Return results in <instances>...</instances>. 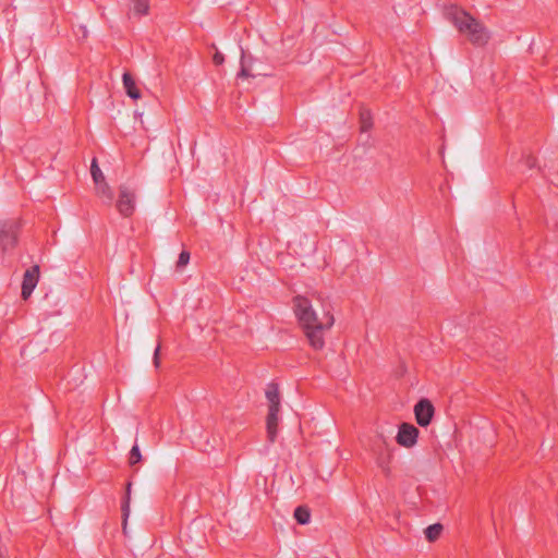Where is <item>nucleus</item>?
<instances>
[{"mask_svg": "<svg viewBox=\"0 0 558 558\" xmlns=\"http://www.w3.org/2000/svg\"><path fill=\"white\" fill-rule=\"evenodd\" d=\"M293 302L295 315L304 329L310 344L316 350L322 349L325 344L324 331L333 325V316L327 310H324V314L318 316L307 298L299 295L294 298Z\"/></svg>", "mask_w": 558, "mask_h": 558, "instance_id": "nucleus-1", "label": "nucleus"}, {"mask_svg": "<svg viewBox=\"0 0 558 558\" xmlns=\"http://www.w3.org/2000/svg\"><path fill=\"white\" fill-rule=\"evenodd\" d=\"M445 15L474 46L481 47L488 43L490 38L488 29L463 9L450 5L446 9Z\"/></svg>", "mask_w": 558, "mask_h": 558, "instance_id": "nucleus-2", "label": "nucleus"}, {"mask_svg": "<svg viewBox=\"0 0 558 558\" xmlns=\"http://www.w3.org/2000/svg\"><path fill=\"white\" fill-rule=\"evenodd\" d=\"M266 398L269 402V411L266 421L267 437L270 442H274L277 438L278 422H279V410H280V395L277 384L270 383L266 389Z\"/></svg>", "mask_w": 558, "mask_h": 558, "instance_id": "nucleus-3", "label": "nucleus"}, {"mask_svg": "<svg viewBox=\"0 0 558 558\" xmlns=\"http://www.w3.org/2000/svg\"><path fill=\"white\" fill-rule=\"evenodd\" d=\"M19 226L15 221L0 222V251L12 250L17 243Z\"/></svg>", "mask_w": 558, "mask_h": 558, "instance_id": "nucleus-4", "label": "nucleus"}, {"mask_svg": "<svg viewBox=\"0 0 558 558\" xmlns=\"http://www.w3.org/2000/svg\"><path fill=\"white\" fill-rule=\"evenodd\" d=\"M135 192L125 185L120 186L119 198L117 202L119 213L124 217L131 216L135 210Z\"/></svg>", "mask_w": 558, "mask_h": 558, "instance_id": "nucleus-5", "label": "nucleus"}, {"mask_svg": "<svg viewBox=\"0 0 558 558\" xmlns=\"http://www.w3.org/2000/svg\"><path fill=\"white\" fill-rule=\"evenodd\" d=\"M418 429L409 423H402L396 437L397 442L404 447L411 448L417 442Z\"/></svg>", "mask_w": 558, "mask_h": 558, "instance_id": "nucleus-6", "label": "nucleus"}, {"mask_svg": "<svg viewBox=\"0 0 558 558\" xmlns=\"http://www.w3.org/2000/svg\"><path fill=\"white\" fill-rule=\"evenodd\" d=\"M434 412V405L427 399H421L414 407L415 420L422 427H425L430 423Z\"/></svg>", "mask_w": 558, "mask_h": 558, "instance_id": "nucleus-7", "label": "nucleus"}, {"mask_svg": "<svg viewBox=\"0 0 558 558\" xmlns=\"http://www.w3.org/2000/svg\"><path fill=\"white\" fill-rule=\"evenodd\" d=\"M255 63L256 59L241 48L240 71L238 73V77L247 78L264 74L263 72L255 70Z\"/></svg>", "mask_w": 558, "mask_h": 558, "instance_id": "nucleus-8", "label": "nucleus"}, {"mask_svg": "<svg viewBox=\"0 0 558 558\" xmlns=\"http://www.w3.org/2000/svg\"><path fill=\"white\" fill-rule=\"evenodd\" d=\"M38 279H39V266L38 265H35V266H32L31 268H28L25 274H24V277H23V282H22V298L24 300H27L34 289L36 288L37 283H38Z\"/></svg>", "mask_w": 558, "mask_h": 558, "instance_id": "nucleus-9", "label": "nucleus"}, {"mask_svg": "<svg viewBox=\"0 0 558 558\" xmlns=\"http://www.w3.org/2000/svg\"><path fill=\"white\" fill-rule=\"evenodd\" d=\"M122 82L125 93L130 98L135 100L141 98L140 89L136 87L135 81L130 73H123Z\"/></svg>", "mask_w": 558, "mask_h": 558, "instance_id": "nucleus-10", "label": "nucleus"}, {"mask_svg": "<svg viewBox=\"0 0 558 558\" xmlns=\"http://www.w3.org/2000/svg\"><path fill=\"white\" fill-rule=\"evenodd\" d=\"M96 185L97 194L104 199L105 203L110 204L113 201V192L109 187V185L104 181H100L99 184Z\"/></svg>", "mask_w": 558, "mask_h": 558, "instance_id": "nucleus-11", "label": "nucleus"}, {"mask_svg": "<svg viewBox=\"0 0 558 558\" xmlns=\"http://www.w3.org/2000/svg\"><path fill=\"white\" fill-rule=\"evenodd\" d=\"M131 10L135 15H146L149 11V0H131Z\"/></svg>", "mask_w": 558, "mask_h": 558, "instance_id": "nucleus-12", "label": "nucleus"}, {"mask_svg": "<svg viewBox=\"0 0 558 558\" xmlns=\"http://www.w3.org/2000/svg\"><path fill=\"white\" fill-rule=\"evenodd\" d=\"M294 519L299 524L305 525L311 521V512L307 507L299 506L294 510Z\"/></svg>", "mask_w": 558, "mask_h": 558, "instance_id": "nucleus-13", "label": "nucleus"}, {"mask_svg": "<svg viewBox=\"0 0 558 558\" xmlns=\"http://www.w3.org/2000/svg\"><path fill=\"white\" fill-rule=\"evenodd\" d=\"M130 501H131V483L126 486V494L122 501L121 510H122V517H123V529L126 527V522L130 515Z\"/></svg>", "mask_w": 558, "mask_h": 558, "instance_id": "nucleus-14", "label": "nucleus"}, {"mask_svg": "<svg viewBox=\"0 0 558 558\" xmlns=\"http://www.w3.org/2000/svg\"><path fill=\"white\" fill-rule=\"evenodd\" d=\"M360 125H361V132L366 133L371 130L373 126V118L371 114V111L367 109H363L360 112Z\"/></svg>", "mask_w": 558, "mask_h": 558, "instance_id": "nucleus-15", "label": "nucleus"}, {"mask_svg": "<svg viewBox=\"0 0 558 558\" xmlns=\"http://www.w3.org/2000/svg\"><path fill=\"white\" fill-rule=\"evenodd\" d=\"M442 532V525L440 523H435L427 526L424 531L426 539L429 542L436 541Z\"/></svg>", "mask_w": 558, "mask_h": 558, "instance_id": "nucleus-16", "label": "nucleus"}, {"mask_svg": "<svg viewBox=\"0 0 558 558\" xmlns=\"http://www.w3.org/2000/svg\"><path fill=\"white\" fill-rule=\"evenodd\" d=\"M90 174H92V178L95 182V184H99L100 181H104L105 180V177H104V173L102 171L100 170V168L98 167V163H97V159L94 158L92 160V165H90Z\"/></svg>", "mask_w": 558, "mask_h": 558, "instance_id": "nucleus-17", "label": "nucleus"}, {"mask_svg": "<svg viewBox=\"0 0 558 558\" xmlns=\"http://www.w3.org/2000/svg\"><path fill=\"white\" fill-rule=\"evenodd\" d=\"M142 459V454L140 451V447L137 445H134L130 451V464H136Z\"/></svg>", "mask_w": 558, "mask_h": 558, "instance_id": "nucleus-18", "label": "nucleus"}, {"mask_svg": "<svg viewBox=\"0 0 558 558\" xmlns=\"http://www.w3.org/2000/svg\"><path fill=\"white\" fill-rule=\"evenodd\" d=\"M190 262V253L187 251H182L179 255V258H178V267H184L189 264Z\"/></svg>", "mask_w": 558, "mask_h": 558, "instance_id": "nucleus-19", "label": "nucleus"}, {"mask_svg": "<svg viewBox=\"0 0 558 558\" xmlns=\"http://www.w3.org/2000/svg\"><path fill=\"white\" fill-rule=\"evenodd\" d=\"M522 161L527 169H533L536 166V159L531 155L525 156Z\"/></svg>", "mask_w": 558, "mask_h": 558, "instance_id": "nucleus-20", "label": "nucleus"}, {"mask_svg": "<svg viewBox=\"0 0 558 558\" xmlns=\"http://www.w3.org/2000/svg\"><path fill=\"white\" fill-rule=\"evenodd\" d=\"M213 61H214V63H215V64L220 65V64H222V63H223V61H225V57H223V54H222V53H220V52H218V51H217V52L214 54V57H213Z\"/></svg>", "mask_w": 558, "mask_h": 558, "instance_id": "nucleus-21", "label": "nucleus"}, {"mask_svg": "<svg viewBox=\"0 0 558 558\" xmlns=\"http://www.w3.org/2000/svg\"><path fill=\"white\" fill-rule=\"evenodd\" d=\"M159 351H160V347L157 345V348L155 349V352H154V365L156 367H159V364H160V361H159Z\"/></svg>", "mask_w": 558, "mask_h": 558, "instance_id": "nucleus-22", "label": "nucleus"}, {"mask_svg": "<svg viewBox=\"0 0 558 558\" xmlns=\"http://www.w3.org/2000/svg\"><path fill=\"white\" fill-rule=\"evenodd\" d=\"M84 29V33H83V36L85 37L86 36V29L85 27H82Z\"/></svg>", "mask_w": 558, "mask_h": 558, "instance_id": "nucleus-23", "label": "nucleus"}]
</instances>
